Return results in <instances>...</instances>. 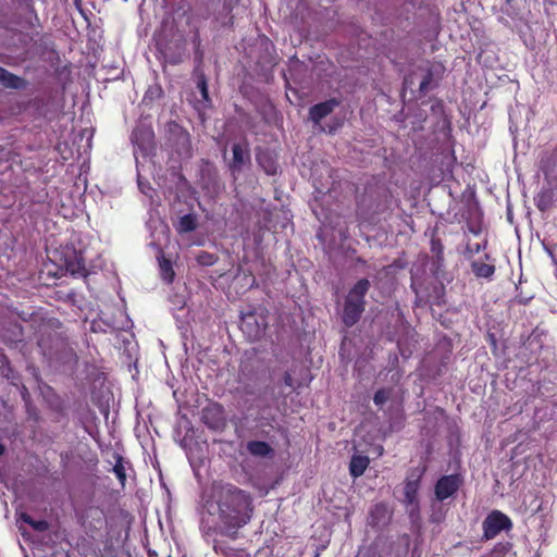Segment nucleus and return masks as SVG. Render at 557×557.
Returning a JSON list of instances; mask_svg holds the SVG:
<instances>
[{"mask_svg":"<svg viewBox=\"0 0 557 557\" xmlns=\"http://www.w3.org/2000/svg\"><path fill=\"white\" fill-rule=\"evenodd\" d=\"M511 528L510 519L503 512L495 510L483 521V537L492 540L504 530Z\"/></svg>","mask_w":557,"mask_h":557,"instance_id":"nucleus-7","label":"nucleus"},{"mask_svg":"<svg viewBox=\"0 0 557 557\" xmlns=\"http://www.w3.org/2000/svg\"><path fill=\"white\" fill-rule=\"evenodd\" d=\"M211 535L210 531L206 533V536L209 537Z\"/></svg>","mask_w":557,"mask_h":557,"instance_id":"nucleus-47","label":"nucleus"},{"mask_svg":"<svg viewBox=\"0 0 557 557\" xmlns=\"http://www.w3.org/2000/svg\"><path fill=\"white\" fill-rule=\"evenodd\" d=\"M388 399V393L384 389L377 391L374 395V403L379 406L384 405Z\"/></svg>","mask_w":557,"mask_h":557,"instance_id":"nucleus-37","label":"nucleus"},{"mask_svg":"<svg viewBox=\"0 0 557 557\" xmlns=\"http://www.w3.org/2000/svg\"><path fill=\"white\" fill-rule=\"evenodd\" d=\"M2 341L10 348H22L25 346L24 327L18 323L10 324L2 332Z\"/></svg>","mask_w":557,"mask_h":557,"instance_id":"nucleus-15","label":"nucleus"},{"mask_svg":"<svg viewBox=\"0 0 557 557\" xmlns=\"http://www.w3.org/2000/svg\"><path fill=\"white\" fill-rule=\"evenodd\" d=\"M4 446L2 444H0V457L4 454Z\"/></svg>","mask_w":557,"mask_h":557,"instance_id":"nucleus-46","label":"nucleus"},{"mask_svg":"<svg viewBox=\"0 0 557 557\" xmlns=\"http://www.w3.org/2000/svg\"><path fill=\"white\" fill-rule=\"evenodd\" d=\"M239 3V0H215L213 8L214 27H232L234 24L233 10Z\"/></svg>","mask_w":557,"mask_h":557,"instance_id":"nucleus-6","label":"nucleus"},{"mask_svg":"<svg viewBox=\"0 0 557 557\" xmlns=\"http://www.w3.org/2000/svg\"><path fill=\"white\" fill-rule=\"evenodd\" d=\"M0 363L1 364H9V359L8 357L5 356V354L0 350Z\"/></svg>","mask_w":557,"mask_h":557,"instance_id":"nucleus-42","label":"nucleus"},{"mask_svg":"<svg viewBox=\"0 0 557 557\" xmlns=\"http://www.w3.org/2000/svg\"><path fill=\"white\" fill-rule=\"evenodd\" d=\"M198 262L200 264H203V265H212L215 260H216V257H214L213 255L209 253V252H206V251H202L198 258H197Z\"/></svg>","mask_w":557,"mask_h":557,"instance_id":"nucleus-36","label":"nucleus"},{"mask_svg":"<svg viewBox=\"0 0 557 557\" xmlns=\"http://www.w3.org/2000/svg\"><path fill=\"white\" fill-rule=\"evenodd\" d=\"M212 548L215 554L222 555L223 557H238V550L232 547L225 540L213 539Z\"/></svg>","mask_w":557,"mask_h":557,"instance_id":"nucleus-23","label":"nucleus"},{"mask_svg":"<svg viewBox=\"0 0 557 557\" xmlns=\"http://www.w3.org/2000/svg\"><path fill=\"white\" fill-rule=\"evenodd\" d=\"M391 511L388 507L382 503L374 505L369 513V523L373 527H383L388 523Z\"/></svg>","mask_w":557,"mask_h":557,"instance_id":"nucleus-18","label":"nucleus"},{"mask_svg":"<svg viewBox=\"0 0 557 557\" xmlns=\"http://www.w3.org/2000/svg\"><path fill=\"white\" fill-rule=\"evenodd\" d=\"M341 101L336 98H331L323 102H319L309 109V120L314 124L319 125L321 121L334 112L339 107Z\"/></svg>","mask_w":557,"mask_h":557,"instance_id":"nucleus-14","label":"nucleus"},{"mask_svg":"<svg viewBox=\"0 0 557 557\" xmlns=\"http://www.w3.org/2000/svg\"><path fill=\"white\" fill-rule=\"evenodd\" d=\"M247 451L255 457H271L274 449L263 441H249L246 445Z\"/></svg>","mask_w":557,"mask_h":557,"instance_id":"nucleus-20","label":"nucleus"},{"mask_svg":"<svg viewBox=\"0 0 557 557\" xmlns=\"http://www.w3.org/2000/svg\"><path fill=\"white\" fill-rule=\"evenodd\" d=\"M28 395V391L26 387H24V391L22 392L23 398H25Z\"/></svg>","mask_w":557,"mask_h":557,"instance_id":"nucleus-45","label":"nucleus"},{"mask_svg":"<svg viewBox=\"0 0 557 557\" xmlns=\"http://www.w3.org/2000/svg\"><path fill=\"white\" fill-rule=\"evenodd\" d=\"M198 226V221L195 214L187 213L180 218L178 223L176 225V231L181 234L190 233L195 231Z\"/></svg>","mask_w":557,"mask_h":557,"instance_id":"nucleus-25","label":"nucleus"},{"mask_svg":"<svg viewBox=\"0 0 557 557\" xmlns=\"http://www.w3.org/2000/svg\"><path fill=\"white\" fill-rule=\"evenodd\" d=\"M202 422L212 430H219L224 425L223 409L221 405H215L202 410Z\"/></svg>","mask_w":557,"mask_h":557,"instance_id":"nucleus-16","label":"nucleus"},{"mask_svg":"<svg viewBox=\"0 0 557 557\" xmlns=\"http://www.w3.org/2000/svg\"><path fill=\"white\" fill-rule=\"evenodd\" d=\"M554 201V195L550 190H543L536 195L534 198L535 206L541 211L548 210Z\"/></svg>","mask_w":557,"mask_h":557,"instance_id":"nucleus-29","label":"nucleus"},{"mask_svg":"<svg viewBox=\"0 0 557 557\" xmlns=\"http://www.w3.org/2000/svg\"><path fill=\"white\" fill-rule=\"evenodd\" d=\"M35 332L37 346L41 355L50 362H66L75 356L67 337L60 331L62 323L50 317Z\"/></svg>","mask_w":557,"mask_h":557,"instance_id":"nucleus-2","label":"nucleus"},{"mask_svg":"<svg viewBox=\"0 0 557 557\" xmlns=\"http://www.w3.org/2000/svg\"><path fill=\"white\" fill-rule=\"evenodd\" d=\"M472 272L476 277L491 278L495 273V267L479 261H474L471 264Z\"/></svg>","mask_w":557,"mask_h":557,"instance_id":"nucleus-28","label":"nucleus"},{"mask_svg":"<svg viewBox=\"0 0 557 557\" xmlns=\"http://www.w3.org/2000/svg\"><path fill=\"white\" fill-rule=\"evenodd\" d=\"M81 524L87 534L86 539L96 540L97 532L106 524L103 511L98 507L88 508L82 516Z\"/></svg>","mask_w":557,"mask_h":557,"instance_id":"nucleus-8","label":"nucleus"},{"mask_svg":"<svg viewBox=\"0 0 557 557\" xmlns=\"http://www.w3.org/2000/svg\"><path fill=\"white\" fill-rule=\"evenodd\" d=\"M462 480L457 474L442 476L435 485L436 499L443 502L453 496L460 487Z\"/></svg>","mask_w":557,"mask_h":557,"instance_id":"nucleus-11","label":"nucleus"},{"mask_svg":"<svg viewBox=\"0 0 557 557\" xmlns=\"http://www.w3.org/2000/svg\"><path fill=\"white\" fill-rule=\"evenodd\" d=\"M218 172L214 168L210 166L209 163H207V166L205 169H201V186L206 189H215L219 184L218 180Z\"/></svg>","mask_w":557,"mask_h":557,"instance_id":"nucleus-22","label":"nucleus"},{"mask_svg":"<svg viewBox=\"0 0 557 557\" xmlns=\"http://www.w3.org/2000/svg\"><path fill=\"white\" fill-rule=\"evenodd\" d=\"M261 322L258 321L256 313L249 312L243 317L242 329L247 331L252 339L260 338L267 330L268 322L265 315H261Z\"/></svg>","mask_w":557,"mask_h":557,"instance_id":"nucleus-13","label":"nucleus"},{"mask_svg":"<svg viewBox=\"0 0 557 557\" xmlns=\"http://www.w3.org/2000/svg\"><path fill=\"white\" fill-rule=\"evenodd\" d=\"M8 160L20 165L24 172H37L44 160L32 146L16 147L8 152Z\"/></svg>","mask_w":557,"mask_h":557,"instance_id":"nucleus-3","label":"nucleus"},{"mask_svg":"<svg viewBox=\"0 0 557 557\" xmlns=\"http://www.w3.org/2000/svg\"><path fill=\"white\" fill-rule=\"evenodd\" d=\"M0 85L5 88L21 89L25 86V81L0 66Z\"/></svg>","mask_w":557,"mask_h":557,"instance_id":"nucleus-21","label":"nucleus"},{"mask_svg":"<svg viewBox=\"0 0 557 557\" xmlns=\"http://www.w3.org/2000/svg\"><path fill=\"white\" fill-rule=\"evenodd\" d=\"M113 472L116 475V478L119 479L122 486H124L125 481H126V472H125V468H124L123 457L119 454L115 455V463L113 466Z\"/></svg>","mask_w":557,"mask_h":557,"instance_id":"nucleus-32","label":"nucleus"},{"mask_svg":"<svg viewBox=\"0 0 557 557\" xmlns=\"http://www.w3.org/2000/svg\"><path fill=\"white\" fill-rule=\"evenodd\" d=\"M369 457L363 455H354L350 459V474L359 476L363 474L369 466Z\"/></svg>","mask_w":557,"mask_h":557,"instance_id":"nucleus-24","label":"nucleus"},{"mask_svg":"<svg viewBox=\"0 0 557 557\" xmlns=\"http://www.w3.org/2000/svg\"><path fill=\"white\" fill-rule=\"evenodd\" d=\"M20 520L30 525L35 531L38 532H45L49 529V523L47 520L40 519L35 520L27 512H21L20 513Z\"/></svg>","mask_w":557,"mask_h":557,"instance_id":"nucleus-30","label":"nucleus"},{"mask_svg":"<svg viewBox=\"0 0 557 557\" xmlns=\"http://www.w3.org/2000/svg\"><path fill=\"white\" fill-rule=\"evenodd\" d=\"M510 549L511 545L509 543H499L494 547L491 555L493 557H505Z\"/></svg>","mask_w":557,"mask_h":557,"instance_id":"nucleus-34","label":"nucleus"},{"mask_svg":"<svg viewBox=\"0 0 557 557\" xmlns=\"http://www.w3.org/2000/svg\"><path fill=\"white\" fill-rule=\"evenodd\" d=\"M370 288L368 278L359 280L352 288H350V325L354 324L364 311V295Z\"/></svg>","mask_w":557,"mask_h":557,"instance_id":"nucleus-5","label":"nucleus"},{"mask_svg":"<svg viewBox=\"0 0 557 557\" xmlns=\"http://www.w3.org/2000/svg\"><path fill=\"white\" fill-rule=\"evenodd\" d=\"M418 490V481H408L405 486L406 498L411 503Z\"/></svg>","mask_w":557,"mask_h":557,"instance_id":"nucleus-35","label":"nucleus"},{"mask_svg":"<svg viewBox=\"0 0 557 557\" xmlns=\"http://www.w3.org/2000/svg\"><path fill=\"white\" fill-rule=\"evenodd\" d=\"M197 88L199 89L203 101L209 102L210 98H209V90H208V82H207V77L203 73H201L198 76Z\"/></svg>","mask_w":557,"mask_h":557,"instance_id":"nucleus-33","label":"nucleus"},{"mask_svg":"<svg viewBox=\"0 0 557 557\" xmlns=\"http://www.w3.org/2000/svg\"><path fill=\"white\" fill-rule=\"evenodd\" d=\"M483 557H493L491 554L486 555V556H483Z\"/></svg>","mask_w":557,"mask_h":557,"instance_id":"nucleus-48","label":"nucleus"},{"mask_svg":"<svg viewBox=\"0 0 557 557\" xmlns=\"http://www.w3.org/2000/svg\"><path fill=\"white\" fill-rule=\"evenodd\" d=\"M161 52L166 63L177 65L184 61L185 45L182 41H176L174 44L166 45Z\"/></svg>","mask_w":557,"mask_h":557,"instance_id":"nucleus-17","label":"nucleus"},{"mask_svg":"<svg viewBox=\"0 0 557 557\" xmlns=\"http://www.w3.org/2000/svg\"><path fill=\"white\" fill-rule=\"evenodd\" d=\"M405 85H406V86H411V85H413V75H410L409 77H406V78H405Z\"/></svg>","mask_w":557,"mask_h":557,"instance_id":"nucleus-43","label":"nucleus"},{"mask_svg":"<svg viewBox=\"0 0 557 557\" xmlns=\"http://www.w3.org/2000/svg\"><path fill=\"white\" fill-rule=\"evenodd\" d=\"M314 557H319V553H315Z\"/></svg>","mask_w":557,"mask_h":557,"instance_id":"nucleus-49","label":"nucleus"},{"mask_svg":"<svg viewBox=\"0 0 557 557\" xmlns=\"http://www.w3.org/2000/svg\"><path fill=\"white\" fill-rule=\"evenodd\" d=\"M339 126H342V123H336L334 126H329V129L321 127L322 131L327 132L330 134L334 133Z\"/></svg>","mask_w":557,"mask_h":557,"instance_id":"nucleus-41","label":"nucleus"},{"mask_svg":"<svg viewBox=\"0 0 557 557\" xmlns=\"http://www.w3.org/2000/svg\"><path fill=\"white\" fill-rule=\"evenodd\" d=\"M257 160H258L259 164L264 168V170H265V172L268 174H271V175L275 174L276 169H275V165H274V163L272 161L269 164H267V166H265L263 164L262 157H258Z\"/></svg>","mask_w":557,"mask_h":557,"instance_id":"nucleus-38","label":"nucleus"},{"mask_svg":"<svg viewBox=\"0 0 557 557\" xmlns=\"http://www.w3.org/2000/svg\"><path fill=\"white\" fill-rule=\"evenodd\" d=\"M481 248H482L481 244H479V243L473 244V245H468L467 248H466V253L469 257H472L474 253H479Z\"/></svg>","mask_w":557,"mask_h":557,"instance_id":"nucleus-39","label":"nucleus"},{"mask_svg":"<svg viewBox=\"0 0 557 557\" xmlns=\"http://www.w3.org/2000/svg\"><path fill=\"white\" fill-rule=\"evenodd\" d=\"M10 312L23 322L30 323V326L35 332L44 324L42 320H48L50 318L45 314L41 309L35 310L34 307H11Z\"/></svg>","mask_w":557,"mask_h":557,"instance_id":"nucleus-10","label":"nucleus"},{"mask_svg":"<svg viewBox=\"0 0 557 557\" xmlns=\"http://www.w3.org/2000/svg\"><path fill=\"white\" fill-rule=\"evenodd\" d=\"M131 140L141 151L147 152L152 148L154 143V133L152 127L144 124L136 126L132 132Z\"/></svg>","mask_w":557,"mask_h":557,"instance_id":"nucleus-12","label":"nucleus"},{"mask_svg":"<svg viewBox=\"0 0 557 557\" xmlns=\"http://www.w3.org/2000/svg\"><path fill=\"white\" fill-rule=\"evenodd\" d=\"M283 382L286 386L294 389V379L289 372H285L283 375Z\"/></svg>","mask_w":557,"mask_h":557,"instance_id":"nucleus-40","label":"nucleus"},{"mask_svg":"<svg viewBox=\"0 0 557 557\" xmlns=\"http://www.w3.org/2000/svg\"><path fill=\"white\" fill-rule=\"evenodd\" d=\"M157 259L159 262L161 280L166 284L173 283L175 278V271L173 269L172 260L166 258L162 250H160Z\"/></svg>","mask_w":557,"mask_h":557,"instance_id":"nucleus-19","label":"nucleus"},{"mask_svg":"<svg viewBox=\"0 0 557 557\" xmlns=\"http://www.w3.org/2000/svg\"><path fill=\"white\" fill-rule=\"evenodd\" d=\"M65 267L66 271H69L72 275L85 276L87 273L84 259L82 256H77L76 252H74L73 260H66Z\"/></svg>","mask_w":557,"mask_h":557,"instance_id":"nucleus-27","label":"nucleus"},{"mask_svg":"<svg viewBox=\"0 0 557 557\" xmlns=\"http://www.w3.org/2000/svg\"><path fill=\"white\" fill-rule=\"evenodd\" d=\"M346 341H347V336L344 335L343 336V341H342V345H341V349H339V354L343 356V351H344V348H345V344H346Z\"/></svg>","mask_w":557,"mask_h":557,"instance_id":"nucleus-44","label":"nucleus"},{"mask_svg":"<svg viewBox=\"0 0 557 557\" xmlns=\"http://www.w3.org/2000/svg\"><path fill=\"white\" fill-rule=\"evenodd\" d=\"M211 499L221 523L219 533L231 540L238 539L239 529L248 524L253 515L252 495L233 483L214 481Z\"/></svg>","mask_w":557,"mask_h":557,"instance_id":"nucleus-1","label":"nucleus"},{"mask_svg":"<svg viewBox=\"0 0 557 557\" xmlns=\"http://www.w3.org/2000/svg\"><path fill=\"white\" fill-rule=\"evenodd\" d=\"M334 296L342 322L348 326V295L336 290Z\"/></svg>","mask_w":557,"mask_h":557,"instance_id":"nucleus-26","label":"nucleus"},{"mask_svg":"<svg viewBox=\"0 0 557 557\" xmlns=\"http://www.w3.org/2000/svg\"><path fill=\"white\" fill-rule=\"evenodd\" d=\"M77 543L79 554L83 557H117L113 540L108 535L101 541L102 547L97 544L96 540L79 539Z\"/></svg>","mask_w":557,"mask_h":557,"instance_id":"nucleus-4","label":"nucleus"},{"mask_svg":"<svg viewBox=\"0 0 557 557\" xmlns=\"http://www.w3.org/2000/svg\"><path fill=\"white\" fill-rule=\"evenodd\" d=\"M232 160L228 163V170L233 176L239 174L246 165H250L251 156L248 143H236L232 147Z\"/></svg>","mask_w":557,"mask_h":557,"instance_id":"nucleus-9","label":"nucleus"},{"mask_svg":"<svg viewBox=\"0 0 557 557\" xmlns=\"http://www.w3.org/2000/svg\"><path fill=\"white\" fill-rule=\"evenodd\" d=\"M435 86L434 84V76H433V71L431 69H426L424 70L423 72V76H422V79L419 84V91L422 94V95H425L428 94L431 89H433Z\"/></svg>","mask_w":557,"mask_h":557,"instance_id":"nucleus-31","label":"nucleus"}]
</instances>
